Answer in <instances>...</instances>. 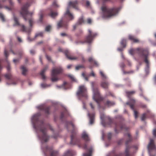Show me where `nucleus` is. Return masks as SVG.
I'll return each instance as SVG.
<instances>
[{"label":"nucleus","mask_w":156,"mask_h":156,"mask_svg":"<svg viewBox=\"0 0 156 156\" xmlns=\"http://www.w3.org/2000/svg\"><path fill=\"white\" fill-rule=\"evenodd\" d=\"M112 136V133H108L107 135L108 138L109 140H110L111 139Z\"/></svg>","instance_id":"obj_48"},{"label":"nucleus","mask_w":156,"mask_h":156,"mask_svg":"<svg viewBox=\"0 0 156 156\" xmlns=\"http://www.w3.org/2000/svg\"><path fill=\"white\" fill-rule=\"evenodd\" d=\"M74 135L72 134L71 135V142H70V143L71 144H77V142H74Z\"/></svg>","instance_id":"obj_37"},{"label":"nucleus","mask_w":156,"mask_h":156,"mask_svg":"<svg viewBox=\"0 0 156 156\" xmlns=\"http://www.w3.org/2000/svg\"><path fill=\"white\" fill-rule=\"evenodd\" d=\"M88 35L86 37L84 41H80L81 43L84 44L86 43L90 44L92 42L94 39L97 35V33L92 32L90 29L88 30Z\"/></svg>","instance_id":"obj_9"},{"label":"nucleus","mask_w":156,"mask_h":156,"mask_svg":"<svg viewBox=\"0 0 156 156\" xmlns=\"http://www.w3.org/2000/svg\"><path fill=\"white\" fill-rule=\"evenodd\" d=\"M79 59H81L82 61L83 62H84L85 61V59L82 55H80L79 57Z\"/></svg>","instance_id":"obj_45"},{"label":"nucleus","mask_w":156,"mask_h":156,"mask_svg":"<svg viewBox=\"0 0 156 156\" xmlns=\"http://www.w3.org/2000/svg\"><path fill=\"white\" fill-rule=\"evenodd\" d=\"M123 142V139H121L119 140L117 142V144L119 145H121Z\"/></svg>","instance_id":"obj_49"},{"label":"nucleus","mask_w":156,"mask_h":156,"mask_svg":"<svg viewBox=\"0 0 156 156\" xmlns=\"http://www.w3.org/2000/svg\"><path fill=\"white\" fill-rule=\"evenodd\" d=\"M135 103V101L133 99H131L129 102L126 103L127 105H129L131 108L133 110L134 112V115L135 118L136 119L138 117V112L134 109V105Z\"/></svg>","instance_id":"obj_14"},{"label":"nucleus","mask_w":156,"mask_h":156,"mask_svg":"<svg viewBox=\"0 0 156 156\" xmlns=\"http://www.w3.org/2000/svg\"><path fill=\"white\" fill-rule=\"evenodd\" d=\"M84 66L83 65H78L77 66H76L75 67V69L76 70H78L79 69H81V68H84Z\"/></svg>","instance_id":"obj_39"},{"label":"nucleus","mask_w":156,"mask_h":156,"mask_svg":"<svg viewBox=\"0 0 156 156\" xmlns=\"http://www.w3.org/2000/svg\"><path fill=\"white\" fill-rule=\"evenodd\" d=\"M67 23L64 22L63 19L61 20L59 22H58L57 24L58 28H59L62 27H63L65 28H67Z\"/></svg>","instance_id":"obj_17"},{"label":"nucleus","mask_w":156,"mask_h":156,"mask_svg":"<svg viewBox=\"0 0 156 156\" xmlns=\"http://www.w3.org/2000/svg\"><path fill=\"white\" fill-rule=\"evenodd\" d=\"M48 66H46L44 68L42 69L40 73V75L41 76L42 79H45L46 77L44 75V73L46 70L48 69Z\"/></svg>","instance_id":"obj_22"},{"label":"nucleus","mask_w":156,"mask_h":156,"mask_svg":"<svg viewBox=\"0 0 156 156\" xmlns=\"http://www.w3.org/2000/svg\"><path fill=\"white\" fill-rule=\"evenodd\" d=\"M91 84L93 93V99L98 104L99 107L100 108V102L102 101L104 98L101 96L98 88L95 87V83L92 82L91 83Z\"/></svg>","instance_id":"obj_5"},{"label":"nucleus","mask_w":156,"mask_h":156,"mask_svg":"<svg viewBox=\"0 0 156 156\" xmlns=\"http://www.w3.org/2000/svg\"><path fill=\"white\" fill-rule=\"evenodd\" d=\"M88 60L89 62L91 63H93L96 66L98 67V63L93 57H89L88 58Z\"/></svg>","instance_id":"obj_23"},{"label":"nucleus","mask_w":156,"mask_h":156,"mask_svg":"<svg viewBox=\"0 0 156 156\" xmlns=\"http://www.w3.org/2000/svg\"><path fill=\"white\" fill-rule=\"evenodd\" d=\"M70 125H71V126H72L73 129L74 130L75 129V125L71 121L67 122H66L67 128V129H68V126Z\"/></svg>","instance_id":"obj_32"},{"label":"nucleus","mask_w":156,"mask_h":156,"mask_svg":"<svg viewBox=\"0 0 156 156\" xmlns=\"http://www.w3.org/2000/svg\"><path fill=\"white\" fill-rule=\"evenodd\" d=\"M125 136H127V138L125 142L126 149L124 154L125 156H131L132 154L130 152V149L131 148V146L129 144L133 140V138L129 133L124 134Z\"/></svg>","instance_id":"obj_6"},{"label":"nucleus","mask_w":156,"mask_h":156,"mask_svg":"<svg viewBox=\"0 0 156 156\" xmlns=\"http://www.w3.org/2000/svg\"><path fill=\"white\" fill-rule=\"evenodd\" d=\"M135 93V92L134 91H127L126 92V94L127 97L129 98H130L131 96L133 95Z\"/></svg>","instance_id":"obj_30"},{"label":"nucleus","mask_w":156,"mask_h":156,"mask_svg":"<svg viewBox=\"0 0 156 156\" xmlns=\"http://www.w3.org/2000/svg\"><path fill=\"white\" fill-rule=\"evenodd\" d=\"M5 77L7 79L9 80L11 79L12 77V75L10 73H9L5 74Z\"/></svg>","instance_id":"obj_38"},{"label":"nucleus","mask_w":156,"mask_h":156,"mask_svg":"<svg viewBox=\"0 0 156 156\" xmlns=\"http://www.w3.org/2000/svg\"><path fill=\"white\" fill-rule=\"evenodd\" d=\"M52 6L55 8H57L59 7V5L58 4L56 0H54L52 4Z\"/></svg>","instance_id":"obj_36"},{"label":"nucleus","mask_w":156,"mask_h":156,"mask_svg":"<svg viewBox=\"0 0 156 156\" xmlns=\"http://www.w3.org/2000/svg\"><path fill=\"white\" fill-rule=\"evenodd\" d=\"M61 35L62 36H65L67 35V34L65 33H62L61 34Z\"/></svg>","instance_id":"obj_61"},{"label":"nucleus","mask_w":156,"mask_h":156,"mask_svg":"<svg viewBox=\"0 0 156 156\" xmlns=\"http://www.w3.org/2000/svg\"><path fill=\"white\" fill-rule=\"evenodd\" d=\"M59 51L63 52L65 54L67 58L70 60H76L77 59V57H73L71 55V53L68 50H63L62 48H59L58 49Z\"/></svg>","instance_id":"obj_13"},{"label":"nucleus","mask_w":156,"mask_h":156,"mask_svg":"<svg viewBox=\"0 0 156 156\" xmlns=\"http://www.w3.org/2000/svg\"><path fill=\"white\" fill-rule=\"evenodd\" d=\"M136 51L138 52L140 57L144 59V62L146 64V67L148 69L149 67V62L148 59L149 53L147 50L143 48H138L136 49H131L129 52L131 55H133Z\"/></svg>","instance_id":"obj_3"},{"label":"nucleus","mask_w":156,"mask_h":156,"mask_svg":"<svg viewBox=\"0 0 156 156\" xmlns=\"http://www.w3.org/2000/svg\"><path fill=\"white\" fill-rule=\"evenodd\" d=\"M62 69L60 66L53 68L51 71V80L52 82H56L59 80L58 75L62 73Z\"/></svg>","instance_id":"obj_7"},{"label":"nucleus","mask_w":156,"mask_h":156,"mask_svg":"<svg viewBox=\"0 0 156 156\" xmlns=\"http://www.w3.org/2000/svg\"><path fill=\"white\" fill-rule=\"evenodd\" d=\"M43 35V33L40 32L39 33L37 34L35 36V37H37L38 36L42 37Z\"/></svg>","instance_id":"obj_44"},{"label":"nucleus","mask_w":156,"mask_h":156,"mask_svg":"<svg viewBox=\"0 0 156 156\" xmlns=\"http://www.w3.org/2000/svg\"><path fill=\"white\" fill-rule=\"evenodd\" d=\"M77 94L80 97L87 98V90L86 87L83 85L80 86L77 92Z\"/></svg>","instance_id":"obj_12"},{"label":"nucleus","mask_w":156,"mask_h":156,"mask_svg":"<svg viewBox=\"0 0 156 156\" xmlns=\"http://www.w3.org/2000/svg\"><path fill=\"white\" fill-rule=\"evenodd\" d=\"M89 116L90 118V123L91 124H92L94 122V115L93 114H89Z\"/></svg>","instance_id":"obj_29"},{"label":"nucleus","mask_w":156,"mask_h":156,"mask_svg":"<svg viewBox=\"0 0 156 156\" xmlns=\"http://www.w3.org/2000/svg\"><path fill=\"white\" fill-rule=\"evenodd\" d=\"M82 138L86 141L90 140V139L88 135L85 133H83L82 134Z\"/></svg>","instance_id":"obj_26"},{"label":"nucleus","mask_w":156,"mask_h":156,"mask_svg":"<svg viewBox=\"0 0 156 156\" xmlns=\"http://www.w3.org/2000/svg\"><path fill=\"white\" fill-rule=\"evenodd\" d=\"M75 151L72 150H69L65 152L63 156H73L74 155Z\"/></svg>","instance_id":"obj_21"},{"label":"nucleus","mask_w":156,"mask_h":156,"mask_svg":"<svg viewBox=\"0 0 156 156\" xmlns=\"http://www.w3.org/2000/svg\"><path fill=\"white\" fill-rule=\"evenodd\" d=\"M133 147L135 149L137 150L138 148V145H134L133 146Z\"/></svg>","instance_id":"obj_56"},{"label":"nucleus","mask_w":156,"mask_h":156,"mask_svg":"<svg viewBox=\"0 0 156 156\" xmlns=\"http://www.w3.org/2000/svg\"><path fill=\"white\" fill-rule=\"evenodd\" d=\"M123 155V153H121L118 154H115L114 156H122Z\"/></svg>","instance_id":"obj_54"},{"label":"nucleus","mask_w":156,"mask_h":156,"mask_svg":"<svg viewBox=\"0 0 156 156\" xmlns=\"http://www.w3.org/2000/svg\"><path fill=\"white\" fill-rule=\"evenodd\" d=\"M85 21L84 20V17L83 16L80 17L78 20V21L76 24L73 26V29L75 30L78 25H81L82 24L84 23Z\"/></svg>","instance_id":"obj_15"},{"label":"nucleus","mask_w":156,"mask_h":156,"mask_svg":"<svg viewBox=\"0 0 156 156\" xmlns=\"http://www.w3.org/2000/svg\"><path fill=\"white\" fill-rule=\"evenodd\" d=\"M45 154L46 155L49 154L50 156H57L58 154L57 151L53 150L52 147L46 146L43 149Z\"/></svg>","instance_id":"obj_11"},{"label":"nucleus","mask_w":156,"mask_h":156,"mask_svg":"<svg viewBox=\"0 0 156 156\" xmlns=\"http://www.w3.org/2000/svg\"><path fill=\"white\" fill-rule=\"evenodd\" d=\"M51 26H47L45 28V30L47 31H50L51 29Z\"/></svg>","instance_id":"obj_47"},{"label":"nucleus","mask_w":156,"mask_h":156,"mask_svg":"<svg viewBox=\"0 0 156 156\" xmlns=\"http://www.w3.org/2000/svg\"><path fill=\"white\" fill-rule=\"evenodd\" d=\"M64 116V114L63 112L61 114V116H60V118L61 119H63Z\"/></svg>","instance_id":"obj_57"},{"label":"nucleus","mask_w":156,"mask_h":156,"mask_svg":"<svg viewBox=\"0 0 156 156\" xmlns=\"http://www.w3.org/2000/svg\"><path fill=\"white\" fill-rule=\"evenodd\" d=\"M30 4L27 2L22 7L20 11V14L25 21L29 20L30 25L32 27L34 23L33 20L31 17L33 14V12H29L28 10V7L30 6Z\"/></svg>","instance_id":"obj_2"},{"label":"nucleus","mask_w":156,"mask_h":156,"mask_svg":"<svg viewBox=\"0 0 156 156\" xmlns=\"http://www.w3.org/2000/svg\"><path fill=\"white\" fill-rule=\"evenodd\" d=\"M41 114L40 113H38L34 115L33 117L32 120L34 122V127L35 129L39 130L42 133V134L39 135V137L42 142H47L49 139L50 136H48L47 133L46 129L44 126V122L43 121L41 122V125H37L36 123L39 121V117Z\"/></svg>","instance_id":"obj_1"},{"label":"nucleus","mask_w":156,"mask_h":156,"mask_svg":"<svg viewBox=\"0 0 156 156\" xmlns=\"http://www.w3.org/2000/svg\"><path fill=\"white\" fill-rule=\"evenodd\" d=\"M78 2L77 0L74 1H70L68 3V6L69 7L72 6L75 9L78 10Z\"/></svg>","instance_id":"obj_18"},{"label":"nucleus","mask_w":156,"mask_h":156,"mask_svg":"<svg viewBox=\"0 0 156 156\" xmlns=\"http://www.w3.org/2000/svg\"><path fill=\"white\" fill-rule=\"evenodd\" d=\"M30 53L32 55H34L35 53V51L34 50H31L30 51Z\"/></svg>","instance_id":"obj_55"},{"label":"nucleus","mask_w":156,"mask_h":156,"mask_svg":"<svg viewBox=\"0 0 156 156\" xmlns=\"http://www.w3.org/2000/svg\"><path fill=\"white\" fill-rule=\"evenodd\" d=\"M90 105L91 108H92V109H94V105H93V104L92 103H90Z\"/></svg>","instance_id":"obj_60"},{"label":"nucleus","mask_w":156,"mask_h":156,"mask_svg":"<svg viewBox=\"0 0 156 156\" xmlns=\"http://www.w3.org/2000/svg\"><path fill=\"white\" fill-rule=\"evenodd\" d=\"M14 20L15 22V25L16 26L20 25V23L18 21V19L15 16H14Z\"/></svg>","instance_id":"obj_35"},{"label":"nucleus","mask_w":156,"mask_h":156,"mask_svg":"<svg viewBox=\"0 0 156 156\" xmlns=\"http://www.w3.org/2000/svg\"><path fill=\"white\" fill-rule=\"evenodd\" d=\"M39 108L41 110L44 111L46 115L50 114V110L51 109V106H41L39 107Z\"/></svg>","instance_id":"obj_16"},{"label":"nucleus","mask_w":156,"mask_h":156,"mask_svg":"<svg viewBox=\"0 0 156 156\" xmlns=\"http://www.w3.org/2000/svg\"><path fill=\"white\" fill-rule=\"evenodd\" d=\"M4 55L6 58H7L9 55L8 51L6 49H5L4 50Z\"/></svg>","instance_id":"obj_50"},{"label":"nucleus","mask_w":156,"mask_h":156,"mask_svg":"<svg viewBox=\"0 0 156 156\" xmlns=\"http://www.w3.org/2000/svg\"><path fill=\"white\" fill-rule=\"evenodd\" d=\"M146 117V113L143 114L141 117V119L142 121H144L145 120Z\"/></svg>","instance_id":"obj_41"},{"label":"nucleus","mask_w":156,"mask_h":156,"mask_svg":"<svg viewBox=\"0 0 156 156\" xmlns=\"http://www.w3.org/2000/svg\"><path fill=\"white\" fill-rule=\"evenodd\" d=\"M69 77L71 78L72 80L73 81H75V79L73 76H69Z\"/></svg>","instance_id":"obj_53"},{"label":"nucleus","mask_w":156,"mask_h":156,"mask_svg":"<svg viewBox=\"0 0 156 156\" xmlns=\"http://www.w3.org/2000/svg\"><path fill=\"white\" fill-rule=\"evenodd\" d=\"M147 147L150 156H155L156 154V145L153 139H150Z\"/></svg>","instance_id":"obj_8"},{"label":"nucleus","mask_w":156,"mask_h":156,"mask_svg":"<svg viewBox=\"0 0 156 156\" xmlns=\"http://www.w3.org/2000/svg\"><path fill=\"white\" fill-rule=\"evenodd\" d=\"M65 15V16L68 17L69 20H72L74 19L73 15L69 11V7H67Z\"/></svg>","instance_id":"obj_19"},{"label":"nucleus","mask_w":156,"mask_h":156,"mask_svg":"<svg viewBox=\"0 0 156 156\" xmlns=\"http://www.w3.org/2000/svg\"><path fill=\"white\" fill-rule=\"evenodd\" d=\"M21 30L23 31L29 33L30 31V28H27L23 25H21Z\"/></svg>","instance_id":"obj_24"},{"label":"nucleus","mask_w":156,"mask_h":156,"mask_svg":"<svg viewBox=\"0 0 156 156\" xmlns=\"http://www.w3.org/2000/svg\"><path fill=\"white\" fill-rule=\"evenodd\" d=\"M101 9L103 13V16L104 17L110 18L117 14L120 8L115 7L108 8L106 6H102Z\"/></svg>","instance_id":"obj_4"},{"label":"nucleus","mask_w":156,"mask_h":156,"mask_svg":"<svg viewBox=\"0 0 156 156\" xmlns=\"http://www.w3.org/2000/svg\"><path fill=\"white\" fill-rule=\"evenodd\" d=\"M87 22L88 24H90L92 23V20L91 19L88 18L87 19Z\"/></svg>","instance_id":"obj_51"},{"label":"nucleus","mask_w":156,"mask_h":156,"mask_svg":"<svg viewBox=\"0 0 156 156\" xmlns=\"http://www.w3.org/2000/svg\"><path fill=\"white\" fill-rule=\"evenodd\" d=\"M103 2H110L111 1V0H101Z\"/></svg>","instance_id":"obj_58"},{"label":"nucleus","mask_w":156,"mask_h":156,"mask_svg":"<svg viewBox=\"0 0 156 156\" xmlns=\"http://www.w3.org/2000/svg\"><path fill=\"white\" fill-rule=\"evenodd\" d=\"M0 18L2 21L4 22L5 21V20L4 18V16L3 14L1 13H0Z\"/></svg>","instance_id":"obj_43"},{"label":"nucleus","mask_w":156,"mask_h":156,"mask_svg":"<svg viewBox=\"0 0 156 156\" xmlns=\"http://www.w3.org/2000/svg\"><path fill=\"white\" fill-rule=\"evenodd\" d=\"M43 15L42 14H41L40 16V18L39 21L40 22H42V21L43 18Z\"/></svg>","instance_id":"obj_46"},{"label":"nucleus","mask_w":156,"mask_h":156,"mask_svg":"<svg viewBox=\"0 0 156 156\" xmlns=\"http://www.w3.org/2000/svg\"><path fill=\"white\" fill-rule=\"evenodd\" d=\"M89 151L88 153H86L83 154V156H91L92 153L93 151V149L91 147L88 150Z\"/></svg>","instance_id":"obj_27"},{"label":"nucleus","mask_w":156,"mask_h":156,"mask_svg":"<svg viewBox=\"0 0 156 156\" xmlns=\"http://www.w3.org/2000/svg\"><path fill=\"white\" fill-rule=\"evenodd\" d=\"M154 123L156 124V121H154ZM152 134L154 138L156 137V127L152 131Z\"/></svg>","instance_id":"obj_40"},{"label":"nucleus","mask_w":156,"mask_h":156,"mask_svg":"<svg viewBox=\"0 0 156 156\" xmlns=\"http://www.w3.org/2000/svg\"><path fill=\"white\" fill-rule=\"evenodd\" d=\"M129 127H127L122 122L116 123L115 124V133H118L122 130L128 131Z\"/></svg>","instance_id":"obj_10"},{"label":"nucleus","mask_w":156,"mask_h":156,"mask_svg":"<svg viewBox=\"0 0 156 156\" xmlns=\"http://www.w3.org/2000/svg\"><path fill=\"white\" fill-rule=\"evenodd\" d=\"M126 41L125 39H123L122 40L121 42V44L123 48H124L126 47Z\"/></svg>","instance_id":"obj_34"},{"label":"nucleus","mask_w":156,"mask_h":156,"mask_svg":"<svg viewBox=\"0 0 156 156\" xmlns=\"http://www.w3.org/2000/svg\"><path fill=\"white\" fill-rule=\"evenodd\" d=\"M90 75L94 77L95 76V74L93 71L91 72L90 74Z\"/></svg>","instance_id":"obj_63"},{"label":"nucleus","mask_w":156,"mask_h":156,"mask_svg":"<svg viewBox=\"0 0 156 156\" xmlns=\"http://www.w3.org/2000/svg\"><path fill=\"white\" fill-rule=\"evenodd\" d=\"M128 38L129 40L132 41L134 43H138L140 42L139 39L133 35H129L128 36Z\"/></svg>","instance_id":"obj_20"},{"label":"nucleus","mask_w":156,"mask_h":156,"mask_svg":"<svg viewBox=\"0 0 156 156\" xmlns=\"http://www.w3.org/2000/svg\"><path fill=\"white\" fill-rule=\"evenodd\" d=\"M101 85L103 88L107 89L108 88L109 83L107 82H102L101 83Z\"/></svg>","instance_id":"obj_25"},{"label":"nucleus","mask_w":156,"mask_h":156,"mask_svg":"<svg viewBox=\"0 0 156 156\" xmlns=\"http://www.w3.org/2000/svg\"><path fill=\"white\" fill-rule=\"evenodd\" d=\"M46 58H47V59L49 61L51 60V57L50 56H48L47 55H46Z\"/></svg>","instance_id":"obj_59"},{"label":"nucleus","mask_w":156,"mask_h":156,"mask_svg":"<svg viewBox=\"0 0 156 156\" xmlns=\"http://www.w3.org/2000/svg\"><path fill=\"white\" fill-rule=\"evenodd\" d=\"M105 105L108 107H109L114 105H115V103L109 100H107L105 103Z\"/></svg>","instance_id":"obj_28"},{"label":"nucleus","mask_w":156,"mask_h":156,"mask_svg":"<svg viewBox=\"0 0 156 156\" xmlns=\"http://www.w3.org/2000/svg\"><path fill=\"white\" fill-rule=\"evenodd\" d=\"M7 69L8 71H9L10 69V67L9 65H8L7 66Z\"/></svg>","instance_id":"obj_62"},{"label":"nucleus","mask_w":156,"mask_h":156,"mask_svg":"<svg viewBox=\"0 0 156 156\" xmlns=\"http://www.w3.org/2000/svg\"><path fill=\"white\" fill-rule=\"evenodd\" d=\"M100 75H101V76H102V77L103 78H104V79L106 78V76L104 74V73L102 71H100Z\"/></svg>","instance_id":"obj_42"},{"label":"nucleus","mask_w":156,"mask_h":156,"mask_svg":"<svg viewBox=\"0 0 156 156\" xmlns=\"http://www.w3.org/2000/svg\"><path fill=\"white\" fill-rule=\"evenodd\" d=\"M125 66V65L124 63H122L120 65V67L122 68H124Z\"/></svg>","instance_id":"obj_52"},{"label":"nucleus","mask_w":156,"mask_h":156,"mask_svg":"<svg viewBox=\"0 0 156 156\" xmlns=\"http://www.w3.org/2000/svg\"><path fill=\"white\" fill-rule=\"evenodd\" d=\"M87 6H88L90 5V2L88 1H87L86 2Z\"/></svg>","instance_id":"obj_64"},{"label":"nucleus","mask_w":156,"mask_h":156,"mask_svg":"<svg viewBox=\"0 0 156 156\" xmlns=\"http://www.w3.org/2000/svg\"><path fill=\"white\" fill-rule=\"evenodd\" d=\"M58 15L57 12H53L52 11H51L48 14V15L50 16L52 18H54Z\"/></svg>","instance_id":"obj_31"},{"label":"nucleus","mask_w":156,"mask_h":156,"mask_svg":"<svg viewBox=\"0 0 156 156\" xmlns=\"http://www.w3.org/2000/svg\"><path fill=\"white\" fill-rule=\"evenodd\" d=\"M21 69L22 70V73L24 75H26V72L27 71V69L25 67L23 66L21 67Z\"/></svg>","instance_id":"obj_33"}]
</instances>
